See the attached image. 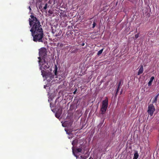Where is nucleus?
I'll list each match as a JSON object with an SVG mask.
<instances>
[{"label":"nucleus","instance_id":"1","mask_svg":"<svg viewBox=\"0 0 159 159\" xmlns=\"http://www.w3.org/2000/svg\"><path fill=\"white\" fill-rule=\"evenodd\" d=\"M29 20V25L31 28L30 31L33 37V40L35 42H43L44 33L39 20L34 16H30Z\"/></svg>","mask_w":159,"mask_h":159},{"label":"nucleus","instance_id":"2","mask_svg":"<svg viewBox=\"0 0 159 159\" xmlns=\"http://www.w3.org/2000/svg\"><path fill=\"white\" fill-rule=\"evenodd\" d=\"M47 49L44 48H42L39 49V57H38V62L43 76L45 77L47 79L49 80L48 78H49L52 80L54 78V76L51 73L47 72L44 70L48 69L50 66V64L48 63L47 59Z\"/></svg>","mask_w":159,"mask_h":159},{"label":"nucleus","instance_id":"3","mask_svg":"<svg viewBox=\"0 0 159 159\" xmlns=\"http://www.w3.org/2000/svg\"><path fill=\"white\" fill-rule=\"evenodd\" d=\"M108 106V99L107 97H106L105 99L102 101V106L101 109V114H104Z\"/></svg>","mask_w":159,"mask_h":159},{"label":"nucleus","instance_id":"4","mask_svg":"<svg viewBox=\"0 0 159 159\" xmlns=\"http://www.w3.org/2000/svg\"><path fill=\"white\" fill-rule=\"evenodd\" d=\"M155 110V107L153 104H150L148 106L147 112L148 114L150 116H152L153 115Z\"/></svg>","mask_w":159,"mask_h":159},{"label":"nucleus","instance_id":"5","mask_svg":"<svg viewBox=\"0 0 159 159\" xmlns=\"http://www.w3.org/2000/svg\"><path fill=\"white\" fill-rule=\"evenodd\" d=\"M143 71V65H141L140 66V68L139 69V71L138 73V75H139L140 74H142Z\"/></svg>","mask_w":159,"mask_h":159},{"label":"nucleus","instance_id":"6","mask_svg":"<svg viewBox=\"0 0 159 159\" xmlns=\"http://www.w3.org/2000/svg\"><path fill=\"white\" fill-rule=\"evenodd\" d=\"M159 96V93H158L154 98V99L152 101V103L155 104H156L157 103V98Z\"/></svg>","mask_w":159,"mask_h":159},{"label":"nucleus","instance_id":"7","mask_svg":"<svg viewBox=\"0 0 159 159\" xmlns=\"http://www.w3.org/2000/svg\"><path fill=\"white\" fill-rule=\"evenodd\" d=\"M139 157V155L138 153V151H135L133 159H137Z\"/></svg>","mask_w":159,"mask_h":159},{"label":"nucleus","instance_id":"8","mask_svg":"<svg viewBox=\"0 0 159 159\" xmlns=\"http://www.w3.org/2000/svg\"><path fill=\"white\" fill-rule=\"evenodd\" d=\"M154 79V76H152L149 81V82L148 83V86H150L152 85V83L153 80Z\"/></svg>","mask_w":159,"mask_h":159},{"label":"nucleus","instance_id":"9","mask_svg":"<svg viewBox=\"0 0 159 159\" xmlns=\"http://www.w3.org/2000/svg\"><path fill=\"white\" fill-rule=\"evenodd\" d=\"M60 13L61 16H62L63 17H64L67 16V15L66 14V12L65 11L61 10V12H60Z\"/></svg>","mask_w":159,"mask_h":159},{"label":"nucleus","instance_id":"10","mask_svg":"<svg viewBox=\"0 0 159 159\" xmlns=\"http://www.w3.org/2000/svg\"><path fill=\"white\" fill-rule=\"evenodd\" d=\"M54 73L55 75H57V66L56 65L55 67V69L54 70Z\"/></svg>","mask_w":159,"mask_h":159},{"label":"nucleus","instance_id":"11","mask_svg":"<svg viewBox=\"0 0 159 159\" xmlns=\"http://www.w3.org/2000/svg\"><path fill=\"white\" fill-rule=\"evenodd\" d=\"M103 50V49H102L100 50L99 51H98V52L97 53V55H100L102 53Z\"/></svg>","mask_w":159,"mask_h":159},{"label":"nucleus","instance_id":"12","mask_svg":"<svg viewBox=\"0 0 159 159\" xmlns=\"http://www.w3.org/2000/svg\"><path fill=\"white\" fill-rule=\"evenodd\" d=\"M120 87L117 86V89L116 90V95H117L120 89Z\"/></svg>","mask_w":159,"mask_h":159},{"label":"nucleus","instance_id":"13","mask_svg":"<svg viewBox=\"0 0 159 159\" xmlns=\"http://www.w3.org/2000/svg\"><path fill=\"white\" fill-rule=\"evenodd\" d=\"M77 152H80L82 151L81 148H77L76 149Z\"/></svg>","mask_w":159,"mask_h":159},{"label":"nucleus","instance_id":"14","mask_svg":"<svg viewBox=\"0 0 159 159\" xmlns=\"http://www.w3.org/2000/svg\"><path fill=\"white\" fill-rule=\"evenodd\" d=\"M122 80H120L119 81L118 83V85H117V86L120 87L121 83Z\"/></svg>","mask_w":159,"mask_h":159},{"label":"nucleus","instance_id":"15","mask_svg":"<svg viewBox=\"0 0 159 159\" xmlns=\"http://www.w3.org/2000/svg\"><path fill=\"white\" fill-rule=\"evenodd\" d=\"M96 25V24L95 22V21H93V27H92V28H94V27Z\"/></svg>","mask_w":159,"mask_h":159},{"label":"nucleus","instance_id":"16","mask_svg":"<svg viewBox=\"0 0 159 159\" xmlns=\"http://www.w3.org/2000/svg\"><path fill=\"white\" fill-rule=\"evenodd\" d=\"M48 4L47 3H46L45 5V6L43 7V9L44 10H46Z\"/></svg>","mask_w":159,"mask_h":159},{"label":"nucleus","instance_id":"17","mask_svg":"<svg viewBox=\"0 0 159 159\" xmlns=\"http://www.w3.org/2000/svg\"><path fill=\"white\" fill-rule=\"evenodd\" d=\"M139 37V34H135V37L136 39H137Z\"/></svg>","mask_w":159,"mask_h":159},{"label":"nucleus","instance_id":"18","mask_svg":"<svg viewBox=\"0 0 159 159\" xmlns=\"http://www.w3.org/2000/svg\"><path fill=\"white\" fill-rule=\"evenodd\" d=\"M55 116L57 118H58L60 117V116L57 113H56L55 114Z\"/></svg>","mask_w":159,"mask_h":159},{"label":"nucleus","instance_id":"19","mask_svg":"<svg viewBox=\"0 0 159 159\" xmlns=\"http://www.w3.org/2000/svg\"><path fill=\"white\" fill-rule=\"evenodd\" d=\"M28 8L29 9L30 11H31V9L30 7V6H29L28 7Z\"/></svg>","mask_w":159,"mask_h":159},{"label":"nucleus","instance_id":"20","mask_svg":"<svg viewBox=\"0 0 159 159\" xmlns=\"http://www.w3.org/2000/svg\"><path fill=\"white\" fill-rule=\"evenodd\" d=\"M42 8V6L41 5L39 6V8L40 9Z\"/></svg>","mask_w":159,"mask_h":159},{"label":"nucleus","instance_id":"21","mask_svg":"<svg viewBox=\"0 0 159 159\" xmlns=\"http://www.w3.org/2000/svg\"><path fill=\"white\" fill-rule=\"evenodd\" d=\"M151 34H151V33H149L148 34V35L149 36H150V35H151Z\"/></svg>","mask_w":159,"mask_h":159},{"label":"nucleus","instance_id":"22","mask_svg":"<svg viewBox=\"0 0 159 159\" xmlns=\"http://www.w3.org/2000/svg\"><path fill=\"white\" fill-rule=\"evenodd\" d=\"M82 46H84V43H82Z\"/></svg>","mask_w":159,"mask_h":159},{"label":"nucleus","instance_id":"23","mask_svg":"<svg viewBox=\"0 0 159 159\" xmlns=\"http://www.w3.org/2000/svg\"><path fill=\"white\" fill-rule=\"evenodd\" d=\"M76 90H75V91H74V92H73V93H74V94H75V93H76Z\"/></svg>","mask_w":159,"mask_h":159},{"label":"nucleus","instance_id":"24","mask_svg":"<svg viewBox=\"0 0 159 159\" xmlns=\"http://www.w3.org/2000/svg\"><path fill=\"white\" fill-rule=\"evenodd\" d=\"M48 12H49V13H50L52 14V13L51 12V11H49V10L48 11Z\"/></svg>","mask_w":159,"mask_h":159},{"label":"nucleus","instance_id":"25","mask_svg":"<svg viewBox=\"0 0 159 159\" xmlns=\"http://www.w3.org/2000/svg\"><path fill=\"white\" fill-rule=\"evenodd\" d=\"M73 153H74V151H73Z\"/></svg>","mask_w":159,"mask_h":159},{"label":"nucleus","instance_id":"26","mask_svg":"<svg viewBox=\"0 0 159 159\" xmlns=\"http://www.w3.org/2000/svg\"><path fill=\"white\" fill-rule=\"evenodd\" d=\"M72 144L73 145H73V143H72Z\"/></svg>","mask_w":159,"mask_h":159},{"label":"nucleus","instance_id":"27","mask_svg":"<svg viewBox=\"0 0 159 159\" xmlns=\"http://www.w3.org/2000/svg\"><path fill=\"white\" fill-rule=\"evenodd\" d=\"M44 88H45V86H44Z\"/></svg>","mask_w":159,"mask_h":159},{"label":"nucleus","instance_id":"28","mask_svg":"<svg viewBox=\"0 0 159 159\" xmlns=\"http://www.w3.org/2000/svg\"><path fill=\"white\" fill-rule=\"evenodd\" d=\"M56 36H57V34H56V35H55Z\"/></svg>","mask_w":159,"mask_h":159},{"label":"nucleus","instance_id":"29","mask_svg":"<svg viewBox=\"0 0 159 159\" xmlns=\"http://www.w3.org/2000/svg\"><path fill=\"white\" fill-rule=\"evenodd\" d=\"M52 32L53 33V31H52Z\"/></svg>","mask_w":159,"mask_h":159},{"label":"nucleus","instance_id":"30","mask_svg":"<svg viewBox=\"0 0 159 159\" xmlns=\"http://www.w3.org/2000/svg\"><path fill=\"white\" fill-rule=\"evenodd\" d=\"M122 93V91L120 93L121 94Z\"/></svg>","mask_w":159,"mask_h":159}]
</instances>
